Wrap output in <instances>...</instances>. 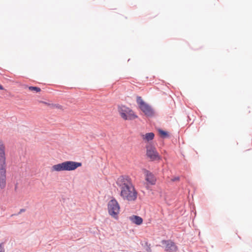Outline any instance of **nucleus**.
I'll return each instance as SVG.
<instances>
[{"instance_id": "1", "label": "nucleus", "mask_w": 252, "mask_h": 252, "mask_svg": "<svg viewBox=\"0 0 252 252\" xmlns=\"http://www.w3.org/2000/svg\"><path fill=\"white\" fill-rule=\"evenodd\" d=\"M82 162L72 160H66L61 163L53 165L51 167V171L61 172L63 171H73L81 167Z\"/></svg>"}, {"instance_id": "2", "label": "nucleus", "mask_w": 252, "mask_h": 252, "mask_svg": "<svg viewBox=\"0 0 252 252\" xmlns=\"http://www.w3.org/2000/svg\"><path fill=\"white\" fill-rule=\"evenodd\" d=\"M138 193L132 183L130 185L124 184L122 187L120 195L124 200L133 201L137 199Z\"/></svg>"}, {"instance_id": "3", "label": "nucleus", "mask_w": 252, "mask_h": 252, "mask_svg": "<svg viewBox=\"0 0 252 252\" xmlns=\"http://www.w3.org/2000/svg\"><path fill=\"white\" fill-rule=\"evenodd\" d=\"M136 103L139 109L144 115L148 118H153L155 115V111L152 106L145 101L141 96H136Z\"/></svg>"}, {"instance_id": "4", "label": "nucleus", "mask_w": 252, "mask_h": 252, "mask_svg": "<svg viewBox=\"0 0 252 252\" xmlns=\"http://www.w3.org/2000/svg\"><path fill=\"white\" fill-rule=\"evenodd\" d=\"M107 209L109 215L114 219L118 220L121 207L117 199L112 197L107 203Z\"/></svg>"}, {"instance_id": "5", "label": "nucleus", "mask_w": 252, "mask_h": 252, "mask_svg": "<svg viewBox=\"0 0 252 252\" xmlns=\"http://www.w3.org/2000/svg\"><path fill=\"white\" fill-rule=\"evenodd\" d=\"M118 111L121 117L125 120H133L138 117L131 108L125 105L118 106Z\"/></svg>"}, {"instance_id": "6", "label": "nucleus", "mask_w": 252, "mask_h": 252, "mask_svg": "<svg viewBox=\"0 0 252 252\" xmlns=\"http://www.w3.org/2000/svg\"><path fill=\"white\" fill-rule=\"evenodd\" d=\"M147 157L152 161H159L161 160V157L158 153L156 147L153 144H150L146 146Z\"/></svg>"}, {"instance_id": "7", "label": "nucleus", "mask_w": 252, "mask_h": 252, "mask_svg": "<svg viewBox=\"0 0 252 252\" xmlns=\"http://www.w3.org/2000/svg\"><path fill=\"white\" fill-rule=\"evenodd\" d=\"M161 244L164 247V251L166 252H177L178 247L175 243L171 240H162Z\"/></svg>"}, {"instance_id": "8", "label": "nucleus", "mask_w": 252, "mask_h": 252, "mask_svg": "<svg viewBox=\"0 0 252 252\" xmlns=\"http://www.w3.org/2000/svg\"><path fill=\"white\" fill-rule=\"evenodd\" d=\"M143 172L145 175V180L146 182L147 185H155L157 180L155 175L152 172L146 169H143Z\"/></svg>"}, {"instance_id": "9", "label": "nucleus", "mask_w": 252, "mask_h": 252, "mask_svg": "<svg viewBox=\"0 0 252 252\" xmlns=\"http://www.w3.org/2000/svg\"><path fill=\"white\" fill-rule=\"evenodd\" d=\"M6 165L0 166V189H4L6 185Z\"/></svg>"}, {"instance_id": "10", "label": "nucleus", "mask_w": 252, "mask_h": 252, "mask_svg": "<svg viewBox=\"0 0 252 252\" xmlns=\"http://www.w3.org/2000/svg\"><path fill=\"white\" fill-rule=\"evenodd\" d=\"M117 185L120 187L121 190H122V187L124 186V184H127V185H130L132 183L130 178L128 176H121L118 179L116 182Z\"/></svg>"}, {"instance_id": "11", "label": "nucleus", "mask_w": 252, "mask_h": 252, "mask_svg": "<svg viewBox=\"0 0 252 252\" xmlns=\"http://www.w3.org/2000/svg\"><path fill=\"white\" fill-rule=\"evenodd\" d=\"M6 165L5 146L3 143L0 141V166Z\"/></svg>"}, {"instance_id": "12", "label": "nucleus", "mask_w": 252, "mask_h": 252, "mask_svg": "<svg viewBox=\"0 0 252 252\" xmlns=\"http://www.w3.org/2000/svg\"><path fill=\"white\" fill-rule=\"evenodd\" d=\"M141 136L144 141L149 143V144H153V140L155 137V134L154 132H147L145 134L142 133Z\"/></svg>"}, {"instance_id": "13", "label": "nucleus", "mask_w": 252, "mask_h": 252, "mask_svg": "<svg viewBox=\"0 0 252 252\" xmlns=\"http://www.w3.org/2000/svg\"><path fill=\"white\" fill-rule=\"evenodd\" d=\"M129 220L134 224L137 225H140L143 223V220L142 217L133 215L129 217Z\"/></svg>"}, {"instance_id": "14", "label": "nucleus", "mask_w": 252, "mask_h": 252, "mask_svg": "<svg viewBox=\"0 0 252 252\" xmlns=\"http://www.w3.org/2000/svg\"><path fill=\"white\" fill-rule=\"evenodd\" d=\"M157 131L161 138L166 139L170 137L169 132L166 130L158 128H157Z\"/></svg>"}, {"instance_id": "15", "label": "nucleus", "mask_w": 252, "mask_h": 252, "mask_svg": "<svg viewBox=\"0 0 252 252\" xmlns=\"http://www.w3.org/2000/svg\"><path fill=\"white\" fill-rule=\"evenodd\" d=\"M142 245L143 247H144L147 252H152L150 247L151 245L149 244L147 241H145L144 243L142 244Z\"/></svg>"}, {"instance_id": "16", "label": "nucleus", "mask_w": 252, "mask_h": 252, "mask_svg": "<svg viewBox=\"0 0 252 252\" xmlns=\"http://www.w3.org/2000/svg\"><path fill=\"white\" fill-rule=\"evenodd\" d=\"M29 89L31 91H34L36 93H39L41 91L39 87L33 86H29Z\"/></svg>"}, {"instance_id": "17", "label": "nucleus", "mask_w": 252, "mask_h": 252, "mask_svg": "<svg viewBox=\"0 0 252 252\" xmlns=\"http://www.w3.org/2000/svg\"><path fill=\"white\" fill-rule=\"evenodd\" d=\"M48 105L50 106L51 107L54 108L56 107L58 109H62L63 106L59 104H53V103H47Z\"/></svg>"}, {"instance_id": "18", "label": "nucleus", "mask_w": 252, "mask_h": 252, "mask_svg": "<svg viewBox=\"0 0 252 252\" xmlns=\"http://www.w3.org/2000/svg\"><path fill=\"white\" fill-rule=\"evenodd\" d=\"M0 252H4V249L3 248V243H0Z\"/></svg>"}, {"instance_id": "19", "label": "nucleus", "mask_w": 252, "mask_h": 252, "mask_svg": "<svg viewBox=\"0 0 252 252\" xmlns=\"http://www.w3.org/2000/svg\"><path fill=\"white\" fill-rule=\"evenodd\" d=\"M179 180H180L179 176H176V177H173L172 179V181H173V182H176V181H178Z\"/></svg>"}, {"instance_id": "20", "label": "nucleus", "mask_w": 252, "mask_h": 252, "mask_svg": "<svg viewBox=\"0 0 252 252\" xmlns=\"http://www.w3.org/2000/svg\"><path fill=\"white\" fill-rule=\"evenodd\" d=\"M26 211V209H24V208H22V209H21L19 211V212L16 214V215H18L20 214H21L22 213H23L24 212Z\"/></svg>"}, {"instance_id": "21", "label": "nucleus", "mask_w": 252, "mask_h": 252, "mask_svg": "<svg viewBox=\"0 0 252 252\" xmlns=\"http://www.w3.org/2000/svg\"><path fill=\"white\" fill-rule=\"evenodd\" d=\"M4 90L3 86L0 84V91H3Z\"/></svg>"}]
</instances>
